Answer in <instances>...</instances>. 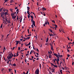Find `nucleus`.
<instances>
[{"label": "nucleus", "instance_id": "1", "mask_svg": "<svg viewBox=\"0 0 74 74\" xmlns=\"http://www.w3.org/2000/svg\"><path fill=\"white\" fill-rule=\"evenodd\" d=\"M13 54H12V53H11L10 54H9V56H8L7 57L8 60L11 59V58H12V56H13Z\"/></svg>", "mask_w": 74, "mask_h": 74}, {"label": "nucleus", "instance_id": "2", "mask_svg": "<svg viewBox=\"0 0 74 74\" xmlns=\"http://www.w3.org/2000/svg\"><path fill=\"white\" fill-rule=\"evenodd\" d=\"M39 70L37 69L35 71V73L36 74H39Z\"/></svg>", "mask_w": 74, "mask_h": 74}, {"label": "nucleus", "instance_id": "3", "mask_svg": "<svg viewBox=\"0 0 74 74\" xmlns=\"http://www.w3.org/2000/svg\"><path fill=\"white\" fill-rule=\"evenodd\" d=\"M3 13L1 14V18H3V19H5L4 17V16H3V15H4V12H3Z\"/></svg>", "mask_w": 74, "mask_h": 74}, {"label": "nucleus", "instance_id": "4", "mask_svg": "<svg viewBox=\"0 0 74 74\" xmlns=\"http://www.w3.org/2000/svg\"><path fill=\"white\" fill-rule=\"evenodd\" d=\"M20 41H21V40L20 41L16 40L15 41V42H16V45H18V44H19V42H20Z\"/></svg>", "mask_w": 74, "mask_h": 74}, {"label": "nucleus", "instance_id": "5", "mask_svg": "<svg viewBox=\"0 0 74 74\" xmlns=\"http://www.w3.org/2000/svg\"><path fill=\"white\" fill-rule=\"evenodd\" d=\"M16 17V15L15 16H12V18L13 19H15V18Z\"/></svg>", "mask_w": 74, "mask_h": 74}, {"label": "nucleus", "instance_id": "6", "mask_svg": "<svg viewBox=\"0 0 74 74\" xmlns=\"http://www.w3.org/2000/svg\"><path fill=\"white\" fill-rule=\"evenodd\" d=\"M51 70H52V73H54L55 72V69H52Z\"/></svg>", "mask_w": 74, "mask_h": 74}, {"label": "nucleus", "instance_id": "7", "mask_svg": "<svg viewBox=\"0 0 74 74\" xmlns=\"http://www.w3.org/2000/svg\"><path fill=\"white\" fill-rule=\"evenodd\" d=\"M33 25L34 26H35V21H33Z\"/></svg>", "mask_w": 74, "mask_h": 74}, {"label": "nucleus", "instance_id": "8", "mask_svg": "<svg viewBox=\"0 0 74 74\" xmlns=\"http://www.w3.org/2000/svg\"><path fill=\"white\" fill-rule=\"evenodd\" d=\"M30 37H28L26 38V40H29L30 39Z\"/></svg>", "mask_w": 74, "mask_h": 74}, {"label": "nucleus", "instance_id": "9", "mask_svg": "<svg viewBox=\"0 0 74 74\" xmlns=\"http://www.w3.org/2000/svg\"><path fill=\"white\" fill-rule=\"evenodd\" d=\"M42 10L43 11H45V10H46L47 9L45 8H42Z\"/></svg>", "mask_w": 74, "mask_h": 74}, {"label": "nucleus", "instance_id": "10", "mask_svg": "<svg viewBox=\"0 0 74 74\" xmlns=\"http://www.w3.org/2000/svg\"><path fill=\"white\" fill-rule=\"evenodd\" d=\"M30 7L27 6V11H30V10H29L30 9Z\"/></svg>", "mask_w": 74, "mask_h": 74}, {"label": "nucleus", "instance_id": "11", "mask_svg": "<svg viewBox=\"0 0 74 74\" xmlns=\"http://www.w3.org/2000/svg\"><path fill=\"white\" fill-rule=\"evenodd\" d=\"M59 62V58H58L57 59V62Z\"/></svg>", "mask_w": 74, "mask_h": 74}, {"label": "nucleus", "instance_id": "12", "mask_svg": "<svg viewBox=\"0 0 74 74\" xmlns=\"http://www.w3.org/2000/svg\"><path fill=\"white\" fill-rule=\"evenodd\" d=\"M51 50H52V51H53V46H51Z\"/></svg>", "mask_w": 74, "mask_h": 74}, {"label": "nucleus", "instance_id": "13", "mask_svg": "<svg viewBox=\"0 0 74 74\" xmlns=\"http://www.w3.org/2000/svg\"><path fill=\"white\" fill-rule=\"evenodd\" d=\"M32 35H31V34H30L29 35H27V36H25V37H29V36H31Z\"/></svg>", "mask_w": 74, "mask_h": 74}, {"label": "nucleus", "instance_id": "14", "mask_svg": "<svg viewBox=\"0 0 74 74\" xmlns=\"http://www.w3.org/2000/svg\"><path fill=\"white\" fill-rule=\"evenodd\" d=\"M49 40L48 39V38H47V39L46 41V42H47Z\"/></svg>", "mask_w": 74, "mask_h": 74}, {"label": "nucleus", "instance_id": "15", "mask_svg": "<svg viewBox=\"0 0 74 74\" xmlns=\"http://www.w3.org/2000/svg\"><path fill=\"white\" fill-rule=\"evenodd\" d=\"M10 10L11 12H12V10H13V9H10Z\"/></svg>", "mask_w": 74, "mask_h": 74}, {"label": "nucleus", "instance_id": "16", "mask_svg": "<svg viewBox=\"0 0 74 74\" xmlns=\"http://www.w3.org/2000/svg\"><path fill=\"white\" fill-rule=\"evenodd\" d=\"M49 58H51V56H52V55L51 54H49Z\"/></svg>", "mask_w": 74, "mask_h": 74}, {"label": "nucleus", "instance_id": "17", "mask_svg": "<svg viewBox=\"0 0 74 74\" xmlns=\"http://www.w3.org/2000/svg\"><path fill=\"white\" fill-rule=\"evenodd\" d=\"M4 37V35H2V36L1 37V39L2 40H3V37Z\"/></svg>", "mask_w": 74, "mask_h": 74}, {"label": "nucleus", "instance_id": "18", "mask_svg": "<svg viewBox=\"0 0 74 74\" xmlns=\"http://www.w3.org/2000/svg\"><path fill=\"white\" fill-rule=\"evenodd\" d=\"M49 31L50 32H51V33H52V32H53V31H52V30H51V29H49Z\"/></svg>", "mask_w": 74, "mask_h": 74}, {"label": "nucleus", "instance_id": "19", "mask_svg": "<svg viewBox=\"0 0 74 74\" xmlns=\"http://www.w3.org/2000/svg\"><path fill=\"white\" fill-rule=\"evenodd\" d=\"M31 18H32V19H33V16H31Z\"/></svg>", "mask_w": 74, "mask_h": 74}, {"label": "nucleus", "instance_id": "20", "mask_svg": "<svg viewBox=\"0 0 74 74\" xmlns=\"http://www.w3.org/2000/svg\"><path fill=\"white\" fill-rule=\"evenodd\" d=\"M5 22H8V20L7 19V17L5 18Z\"/></svg>", "mask_w": 74, "mask_h": 74}, {"label": "nucleus", "instance_id": "21", "mask_svg": "<svg viewBox=\"0 0 74 74\" xmlns=\"http://www.w3.org/2000/svg\"><path fill=\"white\" fill-rule=\"evenodd\" d=\"M55 67H56L57 68H58V66L57 65H54V66Z\"/></svg>", "mask_w": 74, "mask_h": 74}, {"label": "nucleus", "instance_id": "22", "mask_svg": "<svg viewBox=\"0 0 74 74\" xmlns=\"http://www.w3.org/2000/svg\"><path fill=\"white\" fill-rule=\"evenodd\" d=\"M5 15H8V14H7V12H6L4 13Z\"/></svg>", "mask_w": 74, "mask_h": 74}, {"label": "nucleus", "instance_id": "23", "mask_svg": "<svg viewBox=\"0 0 74 74\" xmlns=\"http://www.w3.org/2000/svg\"><path fill=\"white\" fill-rule=\"evenodd\" d=\"M29 73V70H28L27 72L26 73H25V74H28V73Z\"/></svg>", "mask_w": 74, "mask_h": 74}, {"label": "nucleus", "instance_id": "24", "mask_svg": "<svg viewBox=\"0 0 74 74\" xmlns=\"http://www.w3.org/2000/svg\"><path fill=\"white\" fill-rule=\"evenodd\" d=\"M29 73V70H28L27 72L26 73H25V74H28V73Z\"/></svg>", "mask_w": 74, "mask_h": 74}, {"label": "nucleus", "instance_id": "25", "mask_svg": "<svg viewBox=\"0 0 74 74\" xmlns=\"http://www.w3.org/2000/svg\"><path fill=\"white\" fill-rule=\"evenodd\" d=\"M56 57L57 58H59V57L58 56V55H57L56 56Z\"/></svg>", "mask_w": 74, "mask_h": 74}, {"label": "nucleus", "instance_id": "26", "mask_svg": "<svg viewBox=\"0 0 74 74\" xmlns=\"http://www.w3.org/2000/svg\"><path fill=\"white\" fill-rule=\"evenodd\" d=\"M23 38L20 39V40L22 42H23Z\"/></svg>", "mask_w": 74, "mask_h": 74}, {"label": "nucleus", "instance_id": "27", "mask_svg": "<svg viewBox=\"0 0 74 74\" xmlns=\"http://www.w3.org/2000/svg\"><path fill=\"white\" fill-rule=\"evenodd\" d=\"M31 21L32 23H33V21H33V19H31Z\"/></svg>", "mask_w": 74, "mask_h": 74}, {"label": "nucleus", "instance_id": "28", "mask_svg": "<svg viewBox=\"0 0 74 74\" xmlns=\"http://www.w3.org/2000/svg\"><path fill=\"white\" fill-rule=\"evenodd\" d=\"M2 10H3V8H2L1 9H0V12H1L2 11Z\"/></svg>", "mask_w": 74, "mask_h": 74}, {"label": "nucleus", "instance_id": "29", "mask_svg": "<svg viewBox=\"0 0 74 74\" xmlns=\"http://www.w3.org/2000/svg\"><path fill=\"white\" fill-rule=\"evenodd\" d=\"M52 22L53 23H55V21L54 20H52Z\"/></svg>", "mask_w": 74, "mask_h": 74}, {"label": "nucleus", "instance_id": "30", "mask_svg": "<svg viewBox=\"0 0 74 74\" xmlns=\"http://www.w3.org/2000/svg\"><path fill=\"white\" fill-rule=\"evenodd\" d=\"M14 14V13H11V16H12H12H13Z\"/></svg>", "mask_w": 74, "mask_h": 74}, {"label": "nucleus", "instance_id": "31", "mask_svg": "<svg viewBox=\"0 0 74 74\" xmlns=\"http://www.w3.org/2000/svg\"><path fill=\"white\" fill-rule=\"evenodd\" d=\"M50 64H51V66H54V64H53L52 63H50Z\"/></svg>", "mask_w": 74, "mask_h": 74}, {"label": "nucleus", "instance_id": "32", "mask_svg": "<svg viewBox=\"0 0 74 74\" xmlns=\"http://www.w3.org/2000/svg\"><path fill=\"white\" fill-rule=\"evenodd\" d=\"M13 66H16V64H15V63L13 64Z\"/></svg>", "mask_w": 74, "mask_h": 74}, {"label": "nucleus", "instance_id": "33", "mask_svg": "<svg viewBox=\"0 0 74 74\" xmlns=\"http://www.w3.org/2000/svg\"><path fill=\"white\" fill-rule=\"evenodd\" d=\"M30 12H29V10H27V14H29Z\"/></svg>", "mask_w": 74, "mask_h": 74}, {"label": "nucleus", "instance_id": "34", "mask_svg": "<svg viewBox=\"0 0 74 74\" xmlns=\"http://www.w3.org/2000/svg\"><path fill=\"white\" fill-rule=\"evenodd\" d=\"M9 71L10 73H11V69H9Z\"/></svg>", "mask_w": 74, "mask_h": 74}, {"label": "nucleus", "instance_id": "35", "mask_svg": "<svg viewBox=\"0 0 74 74\" xmlns=\"http://www.w3.org/2000/svg\"><path fill=\"white\" fill-rule=\"evenodd\" d=\"M55 28H56V27H58V26H57V25H55Z\"/></svg>", "mask_w": 74, "mask_h": 74}, {"label": "nucleus", "instance_id": "36", "mask_svg": "<svg viewBox=\"0 0 74 74\" xmlns=\"http://www.w3.org/2000/svg\"><path fill=\"white\" fill-rule=\"evenodd\" d=\"M3 24H1V28H2V27H3Z\"/></svg>", "mask_w": 74, "mask_h": 74}, {"label": "nucleus", "instance_id": "37", "mask_svg": "<svg viewBox=\"0 0 74 74\" xmlns=\"http://www.w3.org/2000/svg\"><path fill=\"white\" fill-rule=\"evenodd\" d=\"M39 67H40V68H41V64H40Z\"/></svg>", "mask_w": 74, "mask_h": 74}, {"label": "nucleus", "instance_id": "38", "mask_svg": "<svg viewBox=\"0 0 74 74\" xmlns=\"http://www.w3.org/2000/svg\"><path fill=\"white\" fill-rule=\"evenodd\" d=\"M45 25H47V21H46V22L45 23Z\"/></svg>", "mask_w": 74, "mask_h": 74}, {"label": "nucleus", "instance_id": "39", "mask_svg": "<svg viewBox=\"0 0 74 74\" xmlns=\"http://www.w3.org/2000/svg\"><path fill=\"white\" fill-rule=\"evenodd\" d=\"M54 56H56L57 55V54H56V53H54Z\"/></svg>", "mask_w": 74, "mask_h": 74}, {"label": "nucleus", "instance_id": "40", "mask_svg": "<svg viewBox=\"0 0 74 74\" xmlns=\"http://www.w3.org/2000/svg\"><path fill=\"white\" fill-rule=\"evenodd\" d=\"M57 63L58 65L59 64V62H57Z\"/></svg>", "mask_w": 74, "mask_h": 74}, {"label": "nucleus", "instance_id": "41", "mask_svg": "<svg viewBox=\"0 0 74 74\" xmlns=\"http://www.w3.org/2000/svg\"><path fill=\"white\" fill-rule=\"evenodd\" d=\"M19 55V54H17L16 55V57H17V56H18Z\"/></svg>", "mask_w": 74, "mask_h": 74}, {"label": "nucleus", "instance_id": "42", "mask_svg": "<svg viewBox=\"0 0 74 74\" xmlns=\"http://www.w3.org/2000/svg\"><path fill=\"white\" fill-rule=\"evenodd\" d=\"M32 27L33 29H34V26L33 25H32Z\"/></svg>", "mask_w": 74, "mask_h": 74}, {"label": "nucleus", "instance_id": "43", "mask_svg": "<svg viewBox=\"0 0 74 74\" xmlns=\"http://www.w3.org/2000/svg\"><path fill=\"white\" fill-rule=\"evenodd\" d=\"M67 56L68 58H69V56H70V55H69V54H68V55H67Z\"/></svg>", "mask_w": 74, "mask_h": 74}, {"label": "nucleus", "instance_id": "44", "mask_svg": "<svg viewBox=\"0 0 74 74\" xmlns=\"http://www.w3.org/2000/svg\"><path fill=\"white\" fill-rule=\"evenodd\" d=\"M50 45L51 46V47L52 46V44H51V43H50Z\"/></svg>", "mask_w": 74, "mask_h": 74}, {"label": "nucleus", "instance_id": "45", "mask_svg": "<svg viewBox=\"0 0 74 74\" xmlns=\"http://www.w3.org/2000/svg\"><path fill=\"white\" fill-rule=\"evenodd\" d=\"M62 62H61L60 63V65H61V64H62Z\"/></svg>", "mask_w": 74, "mask_h": 74}, {"label": "nucleus", "instance_id": "46", "mask_svg": "<svg viewBox=\"0 0 74 74\" xmlns=\"http://www.w3.org/2000/svg\"><path fill=\"white\" fill-rule=\"evenodd\" d=\"M27 17L28 18H30V16H29V15H28Z\"/></svg>", "mask_w": 74, "mask_h": 74}, {"label": "nucleus", "instance_id": "47", "mask_svg": "<svg viewBox=\"0 0 74 74\" xmlns=\"http://www.w3.org/2000/svg\"><path fill=\"white\" fill-rule=\"evenodd\" d=\"M13 56H14V57H16V55H15V54H14V55H13Z\"/></svg>", "mask_w": 74, "mask_h": 74}, {"label": "nucleus", "instance_id": "48", "mask_svg": "<svg viewBox=\"0 0 74 74\" xmlns=\"http://www.w3.org/2000/svg\"><path fill=\"white\" fill-rule=\"evenodd\" d=\"M16 12H15L13 14H16Z\"/></svg>", "mask_w": 74, "mask_h": 74}, {"label": "nucleus", "instance_id": "49", "mask_svg": "<svg viewBox=\"0 0 74 74\" xmlns=\"http://www.w3.org/2000/svg\"><path fill=\"white\" fill-rule=\"evenodd\" d=\"M14 49H15V47H14L13 49H12V50H14Z\"/></svg>", "mask_w": 74, "mask_h": 74}, {"label": "nucleus", "instance_id": "50", "mask_svg": "<svg viewBox=\"0 0 74 74\" xmlns=\"http://www.w3.org/2000/svg\"><path fill=\"white\" fill-rule=\"evenodd\" d=\"M53 61L54 62V63H56V61H55V60H53Z\"/></svg>", "mask_w": 74, "mask_h": 74}, {"label": "nucleus", "instance_id": "51", "mask_svg": "<svg viewBox=\"0 0 74 74\" xmlns=\"http://www.w3.org/2000/svg\"><path fill=\"white\" fill-rule=\"evenodd\" d=\"M14 71H15V74H16V70H15V69L14 70Z\"/></svg>", "mask_w": 74, "mask_h": 74}, {"label": "nucleus", "instance_id": "52", "mask_svg": "<svg viewBox=\"0 0 74 74\" xmlns=\"http://www.w3.org/2000/svg\"><path fill=\"white\" fill-rule=\"evenodd\" d=\"M48 53H49V54H50V53H50L49 51H48Z\"/></svg>", "mask_w": 74, "mask_h": 74}, {"label": "nucleus", "instance_id": "53", "mask_svg": "<svg viewBox=\"0 0 74 74\" xmlns=\"http://www.w3.org/2000/svg\"><path fill=\"white\" fill-rule=\"evenodd\" d=\"M3 59L4 60H5V57H3Z\"/></svg>", "mask_w": 74, "mask_h": 74}, {"label": "nucleus", "instance_id": "54", "mask_svg": "<svg viewBox=\"0 0 74 74\" xmlns=\"http://www.w3.org/2000/svg\"><path fill=\"white\" fill-rule=\"evenodd\" d=\"M20 49H21V48L18 47V50H20Z\"/></svg>", "mask_w": 74, "mask_h": 74}, {"label": "nucleus", "instance_id": "55", "mask_svg": "<svg viewBox=\"0 0 74 74\" xmlns=\"http://www.w3.org/2000/svg\"><path fill=\"white\" fill-rule=\"evenodd\" d=\"M62 70H60V73H62Z\"/></svg>", "mask_w": 74, "mask_h": 74}, {"label": "nucleus", "instance_id": "56", "mask_svg": "<svg viewBox=\"0 0 74 74\" xmlns=\"http://www.w3.org/2000/svg\"><path fill=\"white\" fill-rule=\"evenodd\" d=\"M16 11H18V12H19V9H17Z\"/></svg>", "mask_w": 74, "mask_h": 74}, {"label": "nucleus", "instance_id": "57", "mask_svg": "<svg viewBox=\"0 0 74 74\" xmlns=\"http://www.w3.org/2000/svg\"><path fill=\"white\" fill-rule=\"evenodd\" d=\"M43 13H44V16H45L46 15L45 14V13H44V12H43Z\"/></svg>", "mask_w": 74, "mask_h": 74}, {"label": "nucleus", "instance_id": "58", "mask_svg": "<svg viewBox=\"0 0 74 74\" xmlns=\"http://www.w3.org/2000/svg\"><path fill=\"white\" fill-rule=\"evenodd\" d=\"M29 45L28 44L27 45H26V46H27V47H29Z\"/></svg>", "mask_w": 74, "mask_h": 74}, {"label": "nucleus", "instance_id": "59", "mask_svg": "<svg viewBox=\"0 0 74 74\" xmlns=\"http://www.w3.org/2000/svg\"><path fill=\"white\" fill-rule=\"evenodd\" d=\"M29 45H30V42H29L28 44Z\"/></svg>", "mask_w": 74, "mask_h": 74}, {"label": "nucleus", "instance_id": "60", "mask_svg": "<svg viewBox=\"0 0 74 74\" xmlns=\"http://www.w3.org/2000/svg\"><path fill=\"white\" fill-rule=\"evenodd\" d=\"M3 21L4 22H5V20H4V19H3Z\"/></svg>", "mask_w": 74, "mask_h": 74}, {"label": "nucleus", "instance_id": "61", "mask_svg": "<svg viewBox=\"0 0 74 74\" xmlns=\"http://www.w3.org/2000/svg\"><path fill=\"white\" fill-rule=\"evenodd\" d=\"M69 48H71V47L70 46L69 47H68V49H69Z\"/></svg>", "mask_w": 74, "mask_h": 74}, {"label": "nucleus", "instance_id": "62", "mask_svg": "<svg viewBox=\"0 0 74 74\" xmlns=\"http://www.w3.org/2000/svg\"><path fill=\"white\" fill-rule=\"evenodd\" d=\"M9 61H7V63L8 64H9Z\"/></svg>", "mask_w": 74, "mask_h": 74}, {"label": "nucleus", "instance_id": "63", "mask_svg": "<svg viewBox=\"0 0 74 74\" xmlns=\"http://www.w3.org/2000/svg\"><path fill=\"white\" fill-rule=\"evenodd\" d=\"M27 55H29V53H27L26 54V56H27Z\"/></svg>", "mask_w": 74, "mask_h": 74}, {"label": "nucleus", "instance_id": "64", "mask_svg": "<svg viewBox=\"0 0 74 74\" xmlns=\"http://www.w3.org/2000/svg\"><path fill=\"white\" fill-rule=\"evenodd\" d=\"M36 54L37 55H38V53H36Z\"/></svg>", "mask_w": 74, "mask_h": 74}]
</instances>
